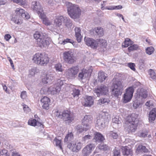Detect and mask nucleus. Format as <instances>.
I'll use <instances>...</instances> for the list:
<instances>
[{
    "label": "nucleus",
    "mask_w": 156,
    "mask_h": 156,
    "mask_svg": "<svg viewBox=\"0 0 156 156\" xmlns=\"http://www.w3.org/2000/svg\"><path fill=\"white\" fill-rule=\"evenodd\" d=\"M109 100L107 98H100L98 100V103L100 105L105 103H108Z\"/></svg>",
    "instance_id": "obj_39"
},
{
    "label": "nucleus",
    "mask_w": 156,
    "mask_h": 156,
    "mask_svg": "<svg viewBox=\"0 0 156 156\" xmlns=\"http://www.w3.org/2000/svg\"><path fill=\"white\" fill-rule=\"evenodd\" d=\"M140 105V102L137 101H134V103L133 104V107L134 108H136L139 107Z\"/></svg>",
    "instance_id": "obj_60"
},
{
    "label": "nucleus",
    "mask_w": 156,
    "mask_h": 156,
    "mask_svg": "<svg viewBox=\"0 0 156 156\" xmlns=\"http://www.w3.org/2000/svg\"><path fill=\"white\" fill-rule=\"evenodd\" d=\"M37 72V69L36 68H33L30 69L29 71V75L30 76H34Z\"/></svg>",
    "instance_id": "obj_51"
},
{
    "label": "nucleus",
    "mask_w": 156,
    "mask_h": 156,
    "mask_svg": "<svg viewBox=\"0 0 156 156\" xmlns=\"http://www.w3.org/2000/svg\"><path fill=\"white\" fill-rule=\"evenodd\" d=\"M138 115L137 114H132L128 117L127 120L126 122H132V123H136L137 124Z\"/></svg>",
    "instance_id": "obj_22"
},
{
    "label": "nucleus",
    "mask_w": 156,
    "mask_h": 156,
    "mask_svg": "<svg viewBox=\"0 0 156 156\" xmlns=\"http://www.w3.org/2000/svg\"><path fill=\"white\" fill-rule=\"evenodd\" d=\"M128 66L132 70L134 71H135V64L133 63H128Z\"/></svg>",
    "instance_id": "obj_58"
},
{
    "label": "nucleus",
    "mask_w": 156,
    "mask_h": 156,
    "mask_svg": "<svg viewBox=\"0 0 156 156\" xmlns=\"http://www.w3.org/2000/svg\"><path fill=\"white\" fill-rule=\"evenodd\" d=\"M62 118L64 121H67L68 122H71L73 119L72 115L68 111H65L63 112Z\"/></svg>",
    "instance_id": "obj_15"
},
{
    "label": "nucleus",
    "mask_w": 156,
    "mask_h": 156,
    "mask_svg": "<svg viewBox=\"0 0 156 156\" xmlns=\"http://www.w3.org/2000/svg\"><path fill=\"white\" fill-rule=\"evenodd\" d=\"M37 44L41 48L45 47L49 44V39L47 38L43 39L42 40L39 39L38 41H37Z\"/></svg>",
    "instance_id": "obj_18"
},
{
    "label": "nucleus",
    "mask_w": 156,
    "mask_h": 156,
    "mask_svg": "<svg viewBox=\"0 0 156 156\" xmlns=\"http://www.w3.org/2000/svg\"><path fill=\"white\" fill-rule=\"evenodd\" d=\"M54 143L55 145L59 147L61 149H62L60 140L57 138H55L54 140Z\"/></svg>",
    "instance_id": "obj_42"
},
{
    "label": "nucleus",
    "mask_w": 156,
    "mask_h": 156,
    "mask_svg": "<svg viewBox=\"0 0 156 156\" xmlns=\"http://www.w3.org/2000/svg\"><path fill=\"white\" fill-rule=\"evenodd\" d=\"M77 132L79 133H81L82 132L83 130H85L84 128V126H83V128L81 125L77 126L76 128Z\"/></svg>",
    "instance_id": "obj_55"
},
{
    "label": "nucleus",
    "mask_w": 156,
    "mask_h": 156,
    "mask_svg": "<svg viewBox=\"0 0 156 156\" xmlns=\"http://www.w3.org/2000/svg\"><path fill=\"white\" fill-rule=\"evenodd\" d=\"M133 43V42L131 41L130 39L128 38H126V39L125 41V45H122V46L124 47H127L129 46V45H132Z\"/></svg>",
    "instance_id": "obj_41"
},
{
    "label": "nucleus",
    "mask_w": 156,
    "mask_h": 156,
    "mask_svg": "<svg viewBox=\"0 0 156 156\" xmlns=\"http://www.w3.org/2000/svg\"><path fill=\"white\" fill-rule=\"evenodd\" d=\"M145 105L147 107H150L153 105V103L151 101H148L146 103Z\"/></svg>",
    "instance_id": "obj_62"
},
{
    "label": "nucleus",
    "mask_w": 156,
    "mask_h": 156,
    "mask_svg": "<svg viewBox=\"0 0 156 156\" xmlns=\"http://www.w3.org/2000/svg\"><path fill=\"white\" fill-rule=\"evenodd\" d=\"M82 103L84 106L90 107L93 104L94 100L93 98H84Z\"/></svg>",
    "instance_id": "obj_28"
},
{
    "label": "nucleus",
    "mask_w": 156,
    "mask_h": 156,
    "mask_svg": "<svg viewBox=\"0 0 156 156\" xmlns=\"http://www.w3.org/2000/svg\"><path fill=\"white\" fill-rule=\"evenodd\" d=\"M92 119L90 115H86L84 117L82 121V125L84 126L85 131L90 129Z\"/></svg>",
    "instance_id": "obj_9"
},
{
    "label": "nucleus",
    "mask_w": 156,
    "mask_h": 156,
    "mask_svg": "<svg viewBox=\"0 0 156 156\" xmlns=\"http://www.w3.org/2000/svg\"><path fill=\"white\" fill-rule=\"evenodd\" d=\"M66 5L68 14L71 18L76 19L79 17L81 12L77 5L68 2L66 3Z\"/></svg>",
    "instance_id": "obj_1"
},
{
    "label": "nucleus",
    "mask_w": 156,
    "mask_h": 156,
    "mask_svg": "<svg viewBox=\"0 0 156 156\" xmlns=\"http://www.w3.org/2000/svg\"><path fill=\"white\" fill-rule=\"evenodd\" d=\"M54 73L53 72H48L45 74L44 78L42 79V82L44 84L51 83L54 79Z\"/></svg>",
    "instance_id": "obj_10"
},
{
    "label": "nucleus",
    "mask_w": 156,
    "mask_h": 156,
    "mask_svg": "<svg viewBox=\"0 0 156 156\" xmlns=\"http://www.w3.org/2000/svg\"><path fill=\"white\" fill-rule=\"evenodd\" d=\"M156 118V108H154L150 111L149 116L150 122H152L155 120Z\"/></svg>",
    "instance_id": "obj_27"
},
{
    "label": "nucleus",
    "mask_w": 156,
    "mask_h": 156,
    "mask_svg": "<svg viewBox=\"0 0 156 156\" xmlns=\"http://www.w3.org/2000/svg\"><path fill=\"white\" fill-rule=\"evenodd\" d=\"M64 17L62 16H57L54 20V24L57 27H59L62 25V22H63Z\"/></svg>",
    "instance_id": "obj_29"
},
{
    "label": "nucleus",
    "mask_w": 156,
    "mask_h": 156,
    "mask_svg": "<svg viewBox=\"0 0 156 156\" xmlns=\"http://www.w3.org/2000/svg\"><path fill=\"white\" fill-rule=\"evenodd\" d=\"M79 71V68L78 66H73L68 69L66 75L69 78H74L76 76Z\"/></svg>",
    "instance_id": "obj_8"
},
{
    "label": "nucleus",
    "mask_w": 156,
    "mask_h": 156,
    "mask_svg": "<svg viewBox=\"0 0 156 156\" xmlns=\"http://www.w3.org/2000/svg\"><path fill=\"white\" fill-rule=\"evenodd\" d=\"M112 94L113 97H117L119 95H120L122 94V91L121 90L117 89H112Z\"/></svg>",
    "instance_id": "obj_36"
},
{
    "label": "nucleus",
    "mask_w": 156,
    "mask_h": 156,
    "mask_svg": "<svg viewBox=\"0 0 156 156\" xmlns=\"http://www.w3.org/2000/svg\"><path fill=\"white\" fill-rule=\"evenodd\" d=\"M114 156H120V151L119 150H115L114 151Z\"/></svg>",
    "instance_id": "obj_64"
},
{
    "label": "nucleus",
    "mask_w": 156,
    "mask_h": 156,
    "mask_svg": "<svg viewBox=\"0 0 156 156\" xmlns=\"http://www.w3.org/2000/svg\"><path fill=\"white\" fill-rule=\"evenodd\" d=\"M83 146V144L78 141H73L69 143L68 147L73 151L77 152L79 151Z\"/></svg>",
    "instance_id": "obj_7"
},
{
    "label": "nucleus",
    "mask_w": 156,
    "mask_h": 156,
    "mask_svg": "<svg viewBox=\"0 0 156 156\" xmlns=\"http://www.w3.org/2000/svg\"><path fill=\"white\" fill-rule=\"evenodd\" d=\"M32 5L34 10L38 12L43 11V8L39 2L37 1L33 2L32 3Z\"/></svg>",
    "instance_id": "obj_20"
},
{
    "label": "nucleus",
    "mask_w": 156,
    "mask_h": 156,
    "mask_svg": "<svg viewBox=\"0 0 156 156\" xmlns=\"http://www.w3.org/2000/svg\"><path fill=\"white\" fill-rule=\"evenodd\" d=\"M63 58L66 63L69 64H73L76 60L73 52L70 51H65L63 53Z\"/></svg>",
    "instance_id": "obj_6"
},
{
    "label": "nucleus",
    "mask_w": 156,
    "mask_h": 156,
    "mask_svg": "<svg viewBox=\"0 0 156 156\" xmlns=\"http://www.w3.org/2000/svg\"><path fill=\"white\" fill-rule=\"evenodd\" d=\"M148 135V132L147 131L140 132L139 133V136L141 137L145 138L147 137Z\"/></svg>",
    "instance_id": "obj_50"
},
{
    "label": "nucleus",
    "mask_w": 156,
    "mask_h": 156,
    "mask_svg": "<svg viewBox=\"0 0 156 156\" xmlns=\"http://www.w3.org/2000/svg\"><path fill=\"white\" fill-rule=\"evenodd\" d=\"M50 101L49 98H42L41 99V104L44 109L46 110L49 109Z\"/></svg>",
    "instance_id": "obj_19"
},
{
    "label": "nucleus",
    "mask_w": 156,
    "mask_h": 156,
    "mask_svg": "<svg viewBox=\"0 0 156 156\" xmlns=\"http://www.w3.org/2000/svg\"><path fill=\"white\" fill-rule=\"evenodd\" d=\"M14 2L19 4L20 5H24L26 3L25 0H13Z\"/></svg>",
    "instance_id": "obj_56"
},
{
    "label": "nucleus",
    "mask_w": 156,
    "mask_h": 156,
    "mask_svg": "<svg viewBox=\"0 0 156 156\" xmlns=\"http://www.w3.org/2000/svg\"><path fill=\"white\" fill-rule=\"evenodd\" d=\"M67 43H70L72 44H73L74 43V42L73 40L70 39H65L63 40L62 41L59 42V43H60L61 44H62L64 45Z\"/></svg>",
    "instance_id": "obj_46"
},
{
    "label": "nucleus",
    "mask_w": 156,
    "mask_h": 156,
    "mask_svg": "<svg viewBox=\"0 0 156 156\" xmlns=\"http://www.w3.org/2000/svg\"><path fill=\"white\" fill-rule=\"evenodd\" d=\"M98 148L101 150H107L108 149V146L106 144L103 143L101 144L98 146Z\"/></svg>",
    "instance_id": "obj_49"
},
{
    "label": "nucleus",
    "mask_w": 156,
    "mask_h": 156,
    "mask_svg": "<svg viewBox=\"0 0 156 156\" xmlns=\"http://www.w3.org/2000/svg\"><path fill=\"white\" fill-rule=\"evenodd\" d=\"M16 15L12 17V21L18 24H20L22 22L21 18L28 19L30 18L29 14L23 9L17 8L16 12Z\"/></svg>",
    "instance_id": "obj_2"
},
{
    "label": "nucleus",
    "mask_w": 156,
    "mask_h": 156,
    "mask_svg": "<svg viewBox=\"0 0 156 156\" xmlns=\"http://www.w3.org/2000/svg\"><path fill=\"white\" fill-rule=\"evenodd\" d=\"M0 156H9V155L6 150L0 149Z\"/></svg>",
    "instance_id": "obj_47"
},
{
    "label": "nucleus",
    "mask_w": 156,
    "mask_h": 156,
    "mask_svg": "<svg viewBox=\"0 0 156 156\" xmlns=\"http://www.w3.org/2000/svg\"><path fill=\"white\" fill-rule=\"evenodd\" d=\"M154 49L152 47L147 48L146 49V53L149 55H151L154 51Z\"/></svg>",
    "instance_id": "obj_44"
},
{
    "label": "nucleus",
    "mask_w": 156,
    "mask_h": 156,
    "mask_svg": "<svg viewBox=\"0 0 156 156\" xmlns=\"http://www.w3.org/2000/svg\"><path fill=\"white\" fill-rule=\"evenodd\" d=\"M123 154L126 155H129L131 156L132 152V150L127 147H122Z\"/></svg>",
    "instance_id": "obj_33"
},
{
    "label": "nucleus",
    "mask_w": 156,
    "mask_h": 156,
    "mask_svg": "<svg viewBox=\"0 0 156 156\" xmlns=\"http://www.w3.org/2000/svg\"><path fill=\"white\" fill-rule=\"evenodd\" d=\"M137 124L136 123L126 122L124 126L125 129L129 133L134 132L137 129Z\"/></svg>",
    "instance_id": "obj_11"
},
{
    "label": "nucleus",
    "mask_w": 156,
    "mask_h": 156,
    "mask_svg": "<svg viewBox=\"0 0 156 156\" xmlns=\"http://www.w3.org/2000/svg\"><path fill=\"white\" fill-rule=\"evenodd\" d=\"M94 139L95 140V141L96 142H102L105 139L104 136L100 133H96L94 134Z\"/></svg>",
    "instance_id": "obj_31"
},
{
    "label": "nucleus",
    "mask_w": 156,
    "mask_h": 156,
    "mask_svg": "<svg viewBox=\"0 0 156 156\" xmlns=\"http://www.w3.org/2000/svg\"><path fill=\"white\" fill-rule=\"evenodd\" d=\"M73 93H72L74 97H78L80 94V90L78 89H73L72 90Z\"/></svg>",
    "instance_id": "obj_40"
},
{
    "label": "nucleus",
    "mask_w": 156,
    "mask_h": 156,
    "mask_svg": "<svg viewBox=\"0 0 156 156\" xmlns=\"http://www.w3.org/2000/svg\"><path fill=\"white\" fill-rule=\"evenodd\" d=\"M138 48V46L136 44H134L132 45L128 48V50L130 52L133 50H136Z\"/></svg>",
    "instance_id": "obj_53"
},
{
    "label": "nucleus",
    "mask_w": 156,
    "mask_h": 156,
    "mask_svg": "<svg viewBox=\"0 0 156 156\" xmlns=\"http://www.w3.org/2000/svg\"><path fill=\"white\" fill-rule=\"evenodd\" d=\"M56 70L59 72H62V65L60 63L56 64L55 66Z\"/></svg>",
    "instance_id": "obj_57"
},
{
    "label": "nucleus",
    "mask_w": 156,
    "mask_h": 156,
    "mask_svg": "<svg viewBox=\"0 0 156 156\" xmlns=\"http://www.w3.org/2000/svg\"><path fill=\"white\" fill-rule=\"evenodd\" d=\"M33 60L34 62L41 66L47 64L49 62V59L46 55L44 53H38L34 55Z\"/></svg>",
    "instance_id": "obj_3"
},
{
    "label": "nucleus",
    "mask_w": 156,
    "mask_h": 156,
    "mask_svg": "<svg viewBox=\"0 0 156 156\" xmlns=\"http://www.w3.org/2000/svg\"><path fill=\"white\" fill-rule=\"evenodd\" d=\"M137 150L144 152H147L148 151V150L145 147L142 145H139L137 147Z\"/></svg>",
    "instance_id": "obj_43"
},
{
    "label": "nucleus",
    "mask_w": 156,
    "mask_h": 156,
    "mask_svg": "<svg viewBox=\"0 0 156 156\" xmlns=\"http://www.w3.org/2000/svg\"><path fill=\"white\" fill-rule=\"evenodd\" d=\"M123 87L121 82L119 80H117L114 82L112 87V89L122 90Z\"/></svg>",
    "instance_id": "obj_23"
},
{
    "label": "nucleus",
    "mask_w": 156,
    "mask_h": 156,
    "mask_svg": "<svg viewBox=\"0 0 156 156\" xmlns=\"http://www.w3.org/2000/svg\"><path fill=\"white\" fill-rule=\"evenodd\" d=\"M150 77L154 80H156V74L153 70L151 69L149 71Z\"/></svg>",
    "instance_id": "obj_48"
},
{
    "label": "nucleus",
    "mask_w": 156,
    "mask_h": 156,
    "mask_svg": "<svg viewBox=\"0 0 156 156\" xmlns=\"http://www.w3.org/2000/svg\"><path fill=\"white\" fill-rule=\"evenodd\" d=\"M91 72V70H87L85 69H83L81 72L79 74L78 79L81 80L86 79L88 77L89 74L90 75Z\"/></svg>",
    "instance_id": "obj_14"
},
{
    "label": "nucleus",
    "mask_w": 156,
    "mask_h": 156,
    "mask_svg": "<svg viewBox=\"0 0 156 156\" xmlns=\"http://www.w3.org/2000/svg\"><path fill=\"white\" fill-rule=\"evenodd\" d=\"M63 21V23L67 27H71L72 25V22L69 18L66 17H64V20Z\"/></svg>",
    "instance_id": "obj_35"
},
{
    "label": "nucleus",
    "mask_w": 156,
    "mask_h": 156,
    "mask_svg": "<svg viewBox=\"0 0 156 156\" xmlns=\"http://www.w3.org/2000/svg\"><path fill=\"white\" fill-rule=\"evenodd\" d=\"M90 34L94 36L97 35L99 37L102 36L104 35L103 29L101 27H97L90 30Z\"/></svg>",
    "instance_id": "obj_16"
},
{
    "label": "nucleus",
    "mask_w": 156,
    "mask_h": 156,
    "mask_svg": "<svg viewBox=\"0 0 156 156\" xmlns=\"http://www.w3.org/2000/svg\"><path fill=\"white\" fill-rule=\"evenodd\" d=\"M84 40L86 44L92 48L95 49L98 46L97 42L92 38L85 37Z\"/></svg>",
    "instance_id": "obj_13"
},
{
    "label": "nucleus",
    "mask_w": 156,
    "mask_h": 156,
    "mask_svg": "<svg viewBox=\"0 0 156 156\" xmlns=\"http://www.w3.org/2000/svg\"><path fill=\"white\" fill-rule=\"evenodd\" d=\"M92 136L90 135H88L85 136L83 137V139L84 141L87 140L89 139H91L92 138Z\"/></svg>",
    "instance_id": "obj_61"
},
{
    "label": "nucleus",
    "mask_w": 156,
    "mask_h": 156,
    "mask_svg": "<svg viewBox=\"0 0 156 156\" xmlns=\"http://www.w3.org/2000/svg\"><path fill=\"white\" fill-rule=\"evenodd\" d=\"M107 134L108 136L114 139H116L118 136V134L117 133L113 131H109Z\"/></svg>",
    "instance_id": "obj_37"
},
{
    "label": "nucleus",
    "mask_w": 156,
    "mask_h": 156,
    "mask_svg": "<svg viewBox=\"0 0 156 156\" xmlns=\"http://www.w3.org/2000/svg\"><path fill=\"white\" fill-rule=\"evenodd\" d=\"M108 91V87L105 86L103 85H101L100 88H98L96 90L95 93L97 96L99 97L100 95H105L106 94Z\"/></svg>",
    "instance_id": "obj_12"
},
{
    "label": "nucleus",
    "mask_w": 156,
    "mask_h": 156,
    "mask_svg": "<svg viewBox=\"0 0 156 156\" xmlns=\"http://www.w3.org/2000/svg\"><path fill=\"white\" fill-rule=\"evenodd\" d=\"M134 91L133 86L128 88L126 90V93L124 94L123 98H132Z\"/></svg>",
    "instance_id": "obj_21"
},
{
    "label": "nucleus",
    "mask_w": 156,
    "mask_h": 156,
    "mask_svg": "<svg viewBox=\"0 0 156 156\" xmlns=\"http://www.w3.org/2000/svg\"><path fill=\"white\" fill-rule=\"evenodd\" d=\"M28 123L30 125L34 126H40L42 125L41 123L39 122L37 120L33 119H29L28 121Z\"/></svg>",
    "instance_id": "obj_26"
},
{
    "label": "nucleus",
    "mask_w": 156,
    "mask_h": 156,
    "mask_svg": "<svg viewBox=\"0 0 156 156\" xmlns=\"http://www.w3.org/2000/svg\"><path fill=\"white\" fill-rule=\"evenodd\" d=\"M22 105L23 111L25 113H27L30 111V109L27 105L25 104H23Z\"/></svg>",
    "instance_id": "obj_52"
},
{
    "label": "nucleus",
    "mask_w": 156,
    "mask_h": 156,
    "mask_svg": "<svg viewBox=\"0 0 156 156\" xmlns=\"http://www.w3.org/2000/svg\"><path fill=\"white\" fill-rule=\"evenodd\" d=\"M94 145L92 144L87 145L82 150L83 156H87L90 154L94 149Z\"/></svg>",
    "instance_id": "obj_17"
},
{
    "label": "nucleus",
    "mask_w": 156,
    "mask_h": 156,
    "mask_svg": "<svg viewBox=\"0 0 156 156\" xmlns=\"http://www.w3.org/2000/svg\"><path fill=\"white\" fill-rule=\"evenodd\" d=\"M34 37L37 40V41H38L39 39L42 40L43 39L46 38L45 34L38 31L35 32L34 35Z\"/></svg>",
    "instance_id": "obj_30"
},
{
    "label": "nucleus",
    "mask_w": 156,
    "mask_h": 156,
    "mask_svg": "<svg viewBox=\"0 0 156 156\" xmlns=\"http://www.w3.org/2000/svg\"><path fill=\"white\" fill-rule=\"evenodd\" d=\"M74 30L75 37L77 41L79 43L81 42L82 36L81 34V30L80 29L79 27H76L75 28Z\"/></svg>",
    "instance_id": "obj_25"
},
{
    "label": "nucleus",
    "mask_w": 156,
    "mask_h": 156,
    "mask_svg": "<svg viewBox=\"0 0 156 156\" xmlns=\"http://www.w3.org/2000/svg\"><path fill=\"white\" fill-rule=\"evenodd\" d=\"M63 84V80L58 79L54 85L48 88V90L52 94H56L60 91L61 87Z\"/></svg>",
    "instance_id": "obj_5"
},
{
    "label": "nucleus",
    "mask_w": 156,
    "mask_h": 156,
    "mask_svg": "<svg viewBox=\"0 0 156 156\" xmlns=\"http://www.w3.org/2000/svg\"><path fill=\"white\" fill-rule=\"evenodd\" d=\"M12 156H22L20 153L16 151H13L11 153Z\"/></svg>",
    "instance_id": "obj_59"
},
{
    "label": "nucleus",
    "mask_w": 156,
    "mask_h": 156,
    "mask_svg": "<svg viewBox=\"0 0 156 156\" xmlns=\"http://www.w3.org/2000/svg\"><path fill=\"white\" fill-rule=\"evenodd\" d=\"M106 2L104 1L103 2V4H101V9L103 10L105 9H107L109 10H114V8H113V6H109L108 7H106L105 8H104V6L105 5H104V3Z\"/></svg>",
    "instance_id": "obj_54"
},
{
    "label": "nucleus",
    "mask_w": 156,
    "mask_h": 156,
    "mask_svg": "<svg viewBox=\"0 0 156 156\" xmlns=\"http://www.w3.org/2000/svg\"><path fill=\"white\" fill-rule=\"evenodd\" d=\"M107 75L102 71H101L98 73V81L101 83L105 80L107 77Z\"/></svg>",
    "instance_id": "obj_32"
},
{
    "label": "nucleus",
    "mask_w": 156,
    "mask_h": 156,
    "mask_svg": "<svg viewBox=\"0 0 156 156\" xmlns=\"http://www.w3.org/2000/svg\"><path fill=\"white\" fill-rule=\"evenodd\" d=\"M43 23L47 26H50L52 24V21L49 20L48 18L44 19L43 20Z\"/></svg>",
    "instance_id": "obj_45"
},
{
    "label": "nucleus",
    "mask_w": 156,
    "mask_h": 156,
    "mask_svg": "<svg viewBox=\"0 0 156 156\" xmlns=\"http://www.w3.org/2000/svg\"><path fill=\"white\" fill-rule=\"evenodd\" d=\"M97 43L98 46H100L101 48H105L107 45L106 41L101 39H97Z\"/></svg>",
    "instance_id": "obj_34"
},
{
    "label": "nucleus",
    "mask_w": 156,
    "mask_h": 156,
    "mask_svg": "<svg viewBox=\"0 0 156 156\" xmlns=\"http://www.w3.org/2000/svg\"><path fill=\"white\" fill-rule=\"evenodd\" d=\"M73 133H69L64 139V141L65 142H67L69 141H70L73 139Z\"/></svg>",
    "instance_id": "obj_38"
},
{
    "label": "nucleus",
    "mask_w": 156,
    "mask_h": 156,
    "mask_svg": "<svg viewBox=\"0 0 156 156\" xmlns=\"http://www.w3.org/2000/svg\"><path fill=\"white\" fill-rule=\"evenodd\" d=\"M136 94V98H147L148 96L147 92L143 88L138 90Z\"/></svg>",
    "instance_id": "obj_24"
},
{
    "label": "nucleus",
    "mask_w": 156,
    "mask_h": 156,
    "mask_svg": "<svg viewBox=\"0 0 156 156\" xmlns=\"http://www.w3.org/2000/svg\"><path fill=\"white\" fill-rule=\"evenodd\" d=\"M107 113L102 112L101 114L97 117V119L96 124V127L99 129H102L105 128L108 124V120L105 119L104 117V115H105Z\"/></svg>",
    "instance_id": "obj_4"
},
{
    "label": "nucleus",
    "mask_w": 156,
    "mask_h": 156,
    "mask_svg": "<svg viewBox=\"0 0 156 156\" xmlns=\"http://www.w3.org/2000/svg\"><path fill=\"white\" fill-rule=\"evenodd\" d=\"M126 141L128 142L131 145H133L135 143V141L134 140L131 139H128L126 140Z\"/></svg>",
    "instance_id": "obj_63"
}]
</instances>
